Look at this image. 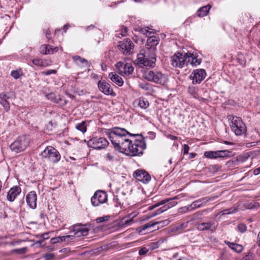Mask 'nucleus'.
Wrapping results in <instances>:
<instances>
[{
  "label": "nucleus",
  "instance_id": "1",
  "mask_svg": "<svg viewBox=\"0 0 260 260\" xmlns=\"http://www.w3.org/2000/svg\"><path fill=\"white\" fill-rule=\"evenodd\" d=\"M114 148L120 152H125L128 143L130 140L127 138V135L132 136H139L133 135L128 132L125 129L119 127H114L108 129L106 132Z\"/></svg>",
  "mask_w": 260,
  "mask_h": 260
},
{
  "label": "nucleus",
  "instance_id": "2",
  "mask_svg": "<svg viewBox=\"0 0 260 260\" xmlns=\"http://www.w3.org/2000/svg\"><path fill=\"white\" fill-rule=\"evenodd\" d=\"M143 76L147 81L161 85H165L168 82V76L157 70L146 71Z\"/></svg>",
  "mask_w": 260,
  "mask_h": 260
},
{
  "label": "nucleus",
  "instance_id": "3",
  "mask_svg": "<svg viewBox=\"0 0 260 260\" xmlns=\"http://www.w3.org/2000/svg\"><path fill=\"white\" fill-rule=\"evenodd\" d=\"M146 148V145L144 140H135L133 143L131 140L128 143L127 148L125 152L122 153L129 156H136L142 155L143 151Z\"/></svg>",
  "mask_w": 260,
  "mask_h": 260
},
{
  "label": "nucleus",
  "instance_id": "4",
  "mask_svg": "<svg viewBox=\"0 0 260 260\" xmlns=\"http://www.w3.org/2000/svg\"><path fill=\"white\" fill-rule=\"evenodd\" d=\"M42 159L44 161H49L55 164L60 159V154L57 149L54 147L48 146L41 153Z\"/></svg>",
  "mask_w": 260,
  "mask_h": 260
},
{
  "label": "nucleus",
  "instance_id": "5",
  "mask_svg": "<svg viewBox=\"0 0 260 260\" xmlns=\"http://www.w3.org/2000/svg\"><path fill=\"white\" fill-rule=\"evenodd\" d=\"M231 128L237 136L245 135L247 131L246 126L240 117L233 116L231 120Z\"/></svg>",
  "mask_w": 260,
  "mask_h": 260
},
{
  "label": "nucleus",
  "instance_id": "6",
  "mask_svg": "<svg viewBox=\"0 0 260 260\" xmlns=\"http://www.w3.org/2000/svg\"><path fill=\"white\" fill-rule=\"evenodd\" d=\"M29 145V139L25 136H22L18 137L13 143L10 148L12 151L16 153H19L24 151Z\"/></svg>",
  "mask_w": 260,
  "mask_h": 260
},
{
  "label": "nucleus",
  "instance_id": "7",
  "mask_svg": "<svg viewBox=\"0 0 260 260\" xmlns=\"http://www.w3.org/2000/svg\"><path fill=\"white\" fill-rule=\"evenodd\" d=\"M155 62L156 58L155 57H146L143 53L139 54L135 61V63L141 68L143 67L153 68L155 66Z\"/></svg>",
  "mask_w": 260,
  "mask_h": 260
},
{
  "label": "nucleus",
  "instance_id": "8",
  "mask_svg": "<svg viewBox=\"0 0 260 260\" xmlns=\"http://www.w3.org/2000/svg\"><path fill=\"white\" fill-rule=\"evenodd\" d=\"M188 58V57L186 55V53L183 54L182 53L178 52L171 57V64L174 67L181 68L184 65L187 64Z\"/></svg>",
  "mask_w": 260,
  "mask_h": 260
},
{
  "label": "nucleus",
  "instance_id": "9",
  "mask_svg": "<svg viewBox=\"0 0 260 260\" xmlns=\"http://www.w3.org/2000/svg\"><path fill=\"white\" fill-rule=\"evenodd\" d=\"M87 144L88 147L93 149H102L108 146L109 143L104 138L93 137L87 141Z\"/></svg>",
  "mask_w": 260,
  "mask_h": 260
},
{
  "label": "nucleus",
  "instance_id": "10",
  "mask_svg": "<svg viewBox=\"0 0 260 260\" xmlns=\"http://www.w3.org/2000/svg\"><path fill=\"white\" fill-rule=\"evenodd\" d=\"M108 196L105 191H96L91 198V202L93 206H98L107 201Z\"/></svg>",
  "mask_w": 260,
  "mask_h": 260
},
{
  "label": "nucleus",
  "instance_id": "11",
  "mask_svg": "<svg viewBox=\"0 0 260 260\" xmlns=\"http://www.w3.org/2000/svg\"><path fill=\"white\" fill-rule=\"evenodd\" d=\"M206 76V73L204 69H197L190 74V78L192 80V83H200Z\"/></svg>",
  "mask_w": 260,
  "mask_h": 260
},
{
  "label": "nucleus",
  "instance_id": "12",
  "mask_svg": "<svg viewBox=\"0 0 260 260\" xmlns=\"http://www.w3.org/2000/svg\"><path fill=\"white\" fill-rule=\"evenodd\" d=\"M217 226V222L215 221H211L199 223L197 228L199 231H209L210 233H213L216 231Z\"/></svg>",
  "mask_w": 260,
  "mask_h": 260
},
{
  "label": "nucleus",
  "instance_id": "13",
  "mask_svg": "<svg viewBox=\"0 0 260 260\" xmlns=\"http://www.w3.org/2000/svg\"><path fill=\"white\" fill-rule=\"evenodd\" d=\"M134 177L144 183H147L151 180L150 175L145 170H137L133 174Z\"/></svg>",
  "mask_w": 260,
  "mask_h": 260
},
{
  "label": "nucleus",
  "instance_id": "14",
  "mask_svg": "<svg viewBox=\"0 0 260 260\" xmlns=\"http://www.w3.org/2000/svg\"><path fill=\"white\" fill-rule=\"evenodd\" d=\"M73 231L74 232V238L75 237H80L87 235L89 230L86 225L79 224L74 225L73 226Z\"/></svg>",
  "mask_w": 260,
  "mask_h": 260
},
{
  "label": "nucleus",
  "instance_id": "15",
  "mask_svg": "<svg viewBox=\"0 0 260 260\" xmlns=\"http://www.w3.org/2000/svg\"><path fill=\"white\" fill-rule=\"evenodd\" d=\"M98 85L99 90L105 94L115 95V93L113 92L110 84L106 81L100 80L99 81Z\"/></svg>",
  "mask_w": 260,
  "mask_h": 260
},
{
  "label": "nucleus",
  "instance_id": "16",
  "mask_svg": "<svg viewBox=\"0 0 260 260\" xmlns=\"http://www.w3.org/2000/svg\"><path fill=\"white\" fill-rule=\"evenodd\" d=\"M118 46L120 50L124 54H128L133 47V44L130 39L126 38L123 41L119 42Z\"/></svg>",
  "mask_w": 260,
  "mask_h": 260
},
{
  "label": "nucleus",
  "instance_id": "17",
  "mask_svg": "<svg viewBox=\"0 0 260 260\" xmlns=\"http://www.w3.org/2000/svg\"><path fill=\"white\" fill-rule=\"evenodd\" d=\"M133 189L129 185L123 186L122 189L118 193L119 196V199H122V201H127L130 198Z\"/></svg>",
  "mask_w": 260,
  "mask_h": 260
},
{
  "label": "nucleus",
  "instance_id": "18",
  "mask_svg": "<svg viewBox=\"0 0 260 260\" xmlns=\"http://www.w3.org/2000/svg\"><path fill=\"white\" fill-rule=\"evenodd\" d=\"M37 196L35 191H30L26 197L27 204L32 209L37 207Z\"/></svg>",
  "mask_w": 260,
  "mask_h": 260
},
{
  "label": "nucleus",
  "instance_id": "19",
  "mask_svg": "<svg viewBox=\"0 0 260 260\" xmlns=\"http://www.w3.org/2000/svg\"><path fill=\"white\" fill-rule=\"evenodd\" d=\"M159 39L156 36H150L148 37L146 44V47L147 50L154 51L156 49V46L158 44Z\"/></svg>",
  "mask_w": 260,
  "mask_h": 260
},
{
  "label": "nucleus",
  "instance_id": "20",
  "mask_svg": "<svg viewBox=\"0 0 260 260\" xmlns=\"http://www.w3.org/2000/svg\"><path fill=\"white\" fill-rule=\"evenodd\" d=\"M21 188L19 186H15L12 187L8 192L7 199L10 202L15 200L17 196L20 193Z\"/></svg>",
  "mask_w": 260,
  "mask_h": 260
},
{
  "label": "nucleus",
  "instance_id": "21",
  "mask_svg": "<svg viewBox=\"0 0 260 260\" xmlns=\"http://www.w3.org/2000/svg\"><path fill=\"white\" fill-rule=\"evenodd\" d=\"M177 204V202L175 201H171L168 204L165 205L163 207L158 209L156 211L152 213L150 215L149 217H153L157 215H159L162 213H163L164 211L167 210L168 209H170V208L175 206Z\"/></svg>",
  "mask_w": 260,
  "mask_h": 260
},
{
  "label": "nucleus",
  "instance_id": "22",
  "mask_svg": "<svg viewBox=\"0 0 260 260\" xmlns=\"http://www.w3.org/2000/svg\"><path fill=\"white\" fill-rule=\"evenodd\" d=\"M10 99L6 93H0V104L3 106L6 112H8L10 109V104L8 100Z\"/></svg>",
  "mask_w": 260,
  "mask_h": 260
},
{
  "label": "nucleus",
  "instance_id": "23",
  "mask_svg": "<svg viewBox=\"0 0 260 260\" xmlns=\"http://www.w3.org/2000/svg\"><path fill=\"white\" fill-rule=\"evenodd\" d=\"M211 200L209 198H203L199 200L193 202L189 205L191 211L202 206L203 204H205Z\"/></svg>",
  "mask_w": 260,
  "mask_h": 260
},
{
  "label": "nucleus",
  "instance_id": "24",
  "mask_svg": "<svg viewBox=\"0 0 260 260\" xmlns=\"http://www.w3.org/2000/svg\"><path fill=\"white\" fill-rule=\"evenodd\" d=\"M58 48L57 47L52 48L49 45L44 44L40 46V52L42 54H50L53 53L54 52H57Z\"/></svg>",
  "mask_w": 260,
  "mask_h": 260
},
{
  "label": "nucleus",
  "instance_id": "25",
  "mask_svg": "<svg viewBox=\"0 0 260 260\" xmlns=\"http://www.w3.org/2000/svg\"><path fill=\"white\" fill-rule=\"evenodd\" d=\"M72 59L75 62V63L78 66H80L81 67H87L89 66V63L88 61L80 56L75 55L72 57Z\"/></svg>",
  "mask_w": 260,
  "mask_h": 260
},
{
  "label": "nucleus",
  "instance_id": "26",
  "mask_svg": "<svg viewBox=\"0 0 260 260\" xmlns=\"http://www.w3.org/2000/svg\"><path fill=\"white\" fill-rule=\"evenodd\" d=\"M186 55L187 57H188V58L187 59V63L190 62L191 64L195 66L201 63V59H198L193 53L187 52L186 53Z\"/></svg>",
  "mask_w": 260,
  "mask_h": 260
},
{
  "label": "nucleus",
  "instance_id": "27",
  "mask_svg": "<svg viewBox=\"0 0 260 260\" xmlns=\"http://www.w3.org/2000/svg\"><path fill=\"white\" fill-rule=\"evenodd\" d=\"M69 239L73 240L74 239V236L72 235H67L64 236H59L55 238H52L51 239V243L52 244H55L57 243H59L61 242H68Z\"/></svg>",
  "mask_w": 260,
  "mask_h": 260
},
{
  "label": "nucleus",
  "instance_id": "28",
  "mask_svg": "<svg viewBox=\"0 0 260 260\" xmlns=\"http://www.w3.org/2000/svg\"><path fill=\"white\" fill-rule=\"evenodd\" d=\"M108 77L113 82L116 83L119 86H121L123 84V81L122 78L115 73L113 72L109 73Z\"/></svg>",
  "mask_w": 260,
  "mask_h": 260
},
{
  "label": "nucleus",
  "instance_id": "29",
  "mask_svg": "<svg viewBox=\"0 0 260 260\" xmlns=\"http://www.w3.org/2000/svg\"><path fill=\"white\" fill-rule=\"evenodd\" d=\"M34 64L40 67H46L50 66L51 62L50 61L46 59H42L39 58H35L32 60Z\"/></svg>",
  "mask_w": 260,
  "mask_h": 260
},
{
  "label": "nucleus",
  "instance_id": "30",
  "mask_svg": "<svg viewBox=\"0 0 260 260\" xmlns=\"http://www.w3.org/2000/svg\"><path fill=\"white\" fill-rule=\"evenodd\" d=\"M224 242L231 249L237 253H240L243 250V247L242 245L230 242L227 241H225Z\"/></svg>",
  "mask_w": 260,
  "mask_h": 260
},
{
  "label": "nucleus",
  "instance_id": "31",
  "mask_svg": "<svg viewBox=\"0 0 260 260\" xmlns=\"http://www.w3.org/2000/svg\"><path fill=\"white\" fill-rule=\"evenodd\" d=\"M162 223L164 225H167L169 223L168 220H164L161 222H153V221H150L146 224H145L141 226V229L143 231H144L148 228H150L152 227H153L154 225Z\"/></svg>",
  "mask_w": 260,
  "mask_h": 260
},
{
  "label": "nucleus",
  "instance_id": "32",
  "mask_svg": "<svg viewBox=\"0 0 260 260\" xmlns=\"http://www.w3.org/2000/svg\"><path fill=\"white\" fill-rule=\"evenodd\" d=\"M210 9V6L209 7V5L201 7L197 12V16L199 17H203L206 16L208 14Z\"/></svg>",
  "mask_w": 260,
  "mask_h": 260
},
{
  "label": "nucleus",
  "instance_id": "33",
  "mask_svg": "<svg viewBox=\"0 0 260 260\" xmlns=\"http://www.w3.org/2000/svg\"><path fill=\"white\" fill-rule=\"evenodd\" d=\"M134 70V69L132 66L128 63H125L124 69L122 71V75H131L133 73Z\"/></svg>",
  "mask_w": 260,
  "mask_h": 260
},
{
  "label": "nucleus",
  "instance_id": "34",
  "mask_svg": "<svg viewBox=\"0 0 260 260\" xmlns=\"http://www.w3.org/2000/svg\"><path fill=\"white\" fill-rule=\"evenodd\" d=\"M218 151H206L204 153V156L209 158H217L218 156Z\"/></svg>",
  "mask_w": 260,
  "mask_h": 260
},
{
  "label": "nucleus",
  "instance_id": "35",
  "mask_svg": "<svg viewBox=\"0 0 260 260\" xmlns=\"http://www.w3.org/2000/svg\"><path fill=\"white\" fill-rule=\"evenodd\" d=\"M172 200L173 199H171V198L163 200L161 201L160 202L157 203V204H155L153 205L149 206L148 209L149 210H152L154 209V208H155L160 205H164V204H166L167 203L169 202L170 201H172Z\"/></svg>",
  "mask_w": 260,
  "mask_h": 260
},
{
  "label": "nucleus",
  "instance_id": "36",
  "mask_svg": "<svg viewBox=\"0 0 260 260\" xmlns=\"http://www.w3.org/2000/svg\"><path fill=\"white\" fill-rule=\"evenodd\" d=\"M76 128L82 133H85L86 131V124L85 121L78 123L76 125Z\"/></svg>",
  "mask_w": 260,
  "mask_h": 260
},
{
  "label": "nucleus",
  "instance_id": "37",
  "mask_svg": "<svg viewBox=\"0 0 260 260\" xmlns=\"http://www.w3.org/2000/svg\"><path fill=\"white\" fill-rule=\"evenodd\" d=\"M46 98L50 100L51 101L55 103H58L59 100H61V98H57L55 97V94L53 93H50L49 94H47L46 95Z\"/></svg>",
  "mask_w": 260,
  "mask_h": 260
},
{
  "label": "nucleus",
  "instance_id": "38",
  "mask_svg": "<svg viewBox=\"0 0 260 260\" xmlns=\"http://www.w3.org/2000/svg\"><path fill=\"white\" fill-rule=\"evenodd\" d=\"M139 105L143 109H146L149 105V103L147 100H145L144 98H140L139 100Z\"/></svg>",
  "mask_w": 260,
  "mask_h": 260
},
{
  "label": "nucleus",
  "instance_id": "39",
  "mask_svg": "<svg viewBox=\"0 0 260 260\" xmlns=\"http://www.w3.org/2000/svg\"><path fill=\"white\" fill-rule=\"evenodd\" d=\"M161 243V242L158 241L156 242L150 243L147 245L149 247V250H153L158 248Z\"/></svg>",
  "mask_w": 260,
  "mask_h": 260
},
{
  "label": "nucleus",
  "instance_id": "40",
  "mask_svg": "<svg viewBox=\"0 0 260 260\" xmlns=\"http://www.w3.org/2000/svg\"><path fill=\"white\" fill-rule=\"evenodd\" d=\"M149 251V247L146 245L140 247L139 251V254L141 256H145Z\"/></svg>",
  "mask_w": 260,
  "mask_h": 260
},
{
  "label": "nucleus",
  "instance_id": "41",
  "mask_svg": "<svg viewBox=\"0 0 260 260\" xmlns=\"http://www.w3.org/2000/svg\"><path fill=\"white\" fill-rule=\"evenodd\" d=\"M140 32L142 34L146 36L150 35L152 34H154L153 29H151L149 27L141 28L140 30Z\"/></svg>",
  "mask_w": 260,
  "mask_h": 260
},
{
  "label": "nucleus",
  "instance_id": "42",
  "mask_svg": "<svg viewBox=\"0 0 260 260\" xmlns=\"http://www.w3.org/2000/svg\"><path fill=\"white\" fill-rule=\"evenodd\" d=\"M125 63L122 62H118L116 64V68L118 70L119 73L122 75V71L124 69Z\"/></svg>",
  "mask_w": 260,
  "mask_h": 260
},
{
  "label": "nucleus",
  "instance_id": "43",
  "mask_svg": "<svg viewBox=\"0 0 260 260\" xmlns=\"http://www.w3.org/2000/svg\"><path fill=\"white\" fill-rule=\"evenodd\" d=\"M119 196L118 195L116 196L114 198V201L115 203V206L116 207L120 206L122 207L124 203L126 202V201H122V199H119Z\"/></svg>",
  "mask_w": 260,
  "mask_h": 260
},
{
  "label": "nucleus",
  "instance_id": "44",
  "mask_svg": "<svg viewBox=\"0 0 260 260\" xmlns=\"http://www.w3.org/2000/svg\"><path fill=\"white\" fill-rule=\"evenodd\" d=\"M231 152L227 150L218 151V156L219 157H224L230 155Z\"/></svg>",
  "mask_w": 260,
  "mask_h": 260
},
{
  "label": "nucleus",
  "instance_id": "45",
  "mask_svg": "<svg viewBox=\"0 0 260 260\" xmlns=\"http://www.w3.org/2000/svg\"><path fill=\"white\" fill-rule=\"evenodd\" d=\"M259 207V204L257 202H251L247 204L246 208L249 209H257Z\"/></svg>",
  "mask_w": 260,
  "mask_h": 260
},
{
  "label": "nucleus",
  "instance_id": "46",
  "mask_svg": "<svg viewBox=\"0 0 260 260\" xmlns=\"http://www.w3.org/2000/svg\"><path fill=\"white\" fill-rule=\"evenodd\" d=\"M191 210L190 209L189 205L186 206H184L179 209V212L180 213H185L187 212H191Z\"/></svg>",
  "mask_w": 260,
  "mask_h": 260
},
{
  "label": "nucleus",
  "instance_id": "47",
  "mask_svg": "<svg viewBox=\"0 0 260 260\" xmlns=\"http://www.w3.org/2000/svg\"><path fill=\"white\" fill-rule=\"evenodd\" d=\"M188 222H186L185 223H182L181 224H180L177 226H176L174 229V231H178L179 230H182L185 228H186L187 226Z\"/></svg>",
  "mask_w": 260,
  "mask_h": 260
},
{
  "label": "nucleus",
  "instance_id": "48",
  "mask_svg": "<svg viewBox=\"0 0 260 260\" xmlns=\"http://www.w3.org/2000/svg\"><path fill=\"white\" fill-rule=\"evenodd\" d=\"M49 233H45L42 234H38L36 236L38 238L42 239L41 240L44 241V240L48 239L49 238Z\"/></svg>",
  "mask_w": 260,
  "mask_h": 260
},
{
  "label": "nucleus",
  "instance_id": "49",
  "mask_svg": "<svg viewBox=\"0 0 260 260\" xmlns=\"http://www.w3.org/2000/svg\"><path fill=\"white\" fill-rule=\"evenodd\" d=\"M26 248L23 247L19 249H16L13 250V252L16 253L17 254H24L26 252Z\"/></svg>",
  "mask_w": 260,
  "mask_h": 260
},
{
  "label": "nucleus",
  "instance_id": "50",
  "mask_svg": "<svg viewBox=\"0 0 260 260\" xmlns=\"http://www.w3.org/2000/svg\"><path fill=\"white\" fill-rule=\"evenodd\" d=\"M109 216H105L98 217L95 220L97 223H101V222H103L105 221H107L109 220Z\"/></svg>",
  "mask_w": 260,
  "mask_h": 260
},
{
  "label": "nucleus",
  "instance_id": "51",
  "mask_svg": "<svg viewBox=\"0 0 260 260\" xmlns=\"http://www.w3.org/2000/svg\"><path fill=\"white\" fill-rule=\"evenodd\" d=\"M239 231L241 233H244L246 231L247 228L245 224L243 223H240L238 225Z\"/></svg>",
  "mask_w": 260,
  "mask_h": 260
},
{
  "label": "nucleus",
  "instance_id": "52",
  "mask_svg": "<svg viewBox=\"0 0 260 260\" xmlns=\"http://www.w3.org/2000/svg\"><path fill=\"white\" fill-rule=\"evenodd\" d=\"M253 258V253L249 252L244 257H243L241 260H252Z\"/></svg>",
  "mask_w": 260,
  "mask_h": 260
},
{
  "label": "nucleus",
  "instance_id": "53",
  "mask_svg": "<svg viewBox=\"0 0 260 260\" xmlns=\"http://www.w3.org/2000/svg\"><path fill=\"white\" fill-rule=\"evenodd\" d=\"M122 224L125 226H127L130 225L133 222V219H125L123 218L122 220Z\"/></svg>",
  "mask_w": 260,
  "mask_h": 260
},
{
  "label": "nucleus",
  "instance_id": "54",
  "mask_svg": "<svg viewBox=\"0 0 260 260\" xmlns=\"http://www.w3.org/2000/svg\"><path fill=\"white\" fill-rule=\"evenodd\" d=\"M11 76L15 79H18L20 77L19 72L18 71H13L11 73Z\"/></svg>",
  "mask_w": 260,
  "mask_h": 260
},
{
  "label": "nucleus",
  "instance_id": "55",
  "mask_svg": "<svg viewBox=\"0 0 260 260\" xmlns=\"http://www.w3.org/2000/svg\"><path fill=\"white\" fill-rule=\"evenodd\" d=\"M114 156L110 153H107L105 156L106 160L110 161H113L114 160Z\"/></svg>",
  "mask_w": 260,
  "mask_h": 260
},
{
  "label": "nucleus",
  "instance_id": "56",
  "mask_svg": "<svg viewBox=\"0 0 260 260\" xmlns=\"http://www.w3.org/2000/svg\"><path fill=\"white\" fill-rule=\"evenodd\" d=\"M56 71L55 70H49L46 72H43L42 73V74L46 75V76H48V75H50V74H56Z\"/></svg>",
  "mask_w": 260,
  "mask_h": 260
},
{
  "label": "nucleus",
  "instance_id": "57",
  "mask_svg": "<svg viewBox=\"0 0 260 260\" xmlns=\"http://www.w3.org/2000/svg\"><path fill=\"white\" fill-rule=\"evenodd\" d=\"M55 255L53 253H47L44 255V257L46 258L47 260H51L54 258Z\"/></svg>",
  "mask_w": 260,
  "mask_h": 260
},
{
  "label": "nucleus",
  "instance_id": "58",
  "mask_svg": "<svg viewBox=\"0 0 260 260\" xmlns=\"http://www.w3.org/2000/svg\"><path fill=\"white\" fill-rule=\"evenodd\" d=\"M189 147L187 144H184L183 145V154H187L188 153Z\"/></svg>",
  "mask_w": 260,
  "mask_h": 260
},
{
  "label": "nucleus",
  "instance_id": "59",
  "mask_svg": "<svg viewBox=\"0 0 260 260\" xmlns=\"http://www.w3.org/2000/svg\"><path fill=\"white\" fill-rule=\"evenodd\" d=\"M227 210L229 212H230V214H232L236 213L238 211V209L237 208H231L227 209Z\"/></svg>",
  "mask_w": 260,
  "mask_h": 260
},
{
  "label": "nucleus",
  "instance_id": "60",
  "mask_svg": "<svg viewBox=\"0 0 260 260\" xmlns=\"http://www.w3.org/2000/svg\"><path fill=\"white\" fill-rule=\"evenodd\" d=\"M140 87L144 90H148L149 89L148 85L147 84H140L139 85Z\"/></svg>",
  "mask_w": 260,
  "mask_h": 260
},
{
  "label": "nucleus",
  "instance_id": "61",
  "mask_svg": "<svg viewBox=\"0 0 260 260\" xmlns=\"http://www.w3.org/2000/svg\"><path fill=\"white\" fill-rule=\"evenodd\" d=\"M253 173L255 175H257L260 174V167L255 169Z\"/></svg>",
  "mask_w": 260,
  "mask_h": 260
},
{
  "label": "nucleus",
  "instance_id": "62",
  "mask_svg": "<svg viewBox=\"0 0 260 260\" xmlns=\"http://www.w3.org/2000/svg\"><path fill=\"white\" fill-rule=\"evenodd\" d=\"M51 35V31L49 29H47L46 31V37L47 38L49 39L50 36Z\"/></svg>",
  "mask_w": 260,
  "mask_h": 260
},
{
  "label": "nucleus",
  "instance_id": "63",
  "mask_svg": "<svg viewBox=\"0 0 260 260\" xmlns=\"http://www.w3.org/2000/svg\"><path fill=\"white\" fill-rule=\"evenodd\" d=\"M221 215H224V214H230V212H229L227 210V209L223 210V211H221Z\"/></svg>",
  "mask_w": 260,
  "mask_h": 260
},
{
  "label": "nucleus",
  "instance_id": "64",
  "mask_svg": "<svg viewBox=\"0 0 260 260\" xmlns=\"http://www.w3.org/2000/svg\"><path fill=\"white\" fill-rule=\"evenodd\" d=\"M257 244L258 246H260V232L258 233L257 235Z\"/></svg>",
  "mask_w": 260,
  "mask_h": 260
}]
</instances>
